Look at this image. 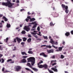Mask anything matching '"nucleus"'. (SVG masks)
Masks as SVG:
<instances>
[{
    "instance_id": "nucleus-48",
    "label": "nucleus",
    "mask_w": 73,
    "mask_h": 73,
    "mask_svg": "<svg viewBox=\"0 0 73 73\" xmlns=\"http://www.w3.org/2000/svg\"><path fill=\"white\" fill-rule=\"evenodd\" d=\"M51 53H53V50L52 49L50 50Z\"/></svg>"
},
{
    "instance_id": "nucleus-40",
    "label": "nucleus",
    "mask_w": 73,
    "mask_h": 73,
    "mask_svg": "<svg viewBox=\"0 0 73 73\" xmlns=\"http://www.w3.org/2000/svg\"><path fill=\"white\" fill-rule=\"evenodd\" d=\"M31 31H35V30H36V28H34V29L32 28V29H31Z\"/></svg>"
},
{
    "instance_id": "nucleus-60",
    "label": "nucleus",
    "mask_w": 73,
    "mask_h": 73,
    "mask_svg": "<svg viewBox=\"0 0 73 73\" xmlns=\"http://www.w3.org/2000/svg\"><path fill=\"white\" fill-rule=\"evenodd\" d=\"M54 61H56V60H55V61L52 60L51 61V63H53V62H54Z\"/></svg>"
},
{
    "instance_id": "nucleus-13",
    "label": "nucleus",
    "mask_w": 73,
    "mask_h": 73,
    "mask_svg": "<svg viewBox=\"0 0 73 73\" xmlns=\"http://www.w3.org/2000/svg\"><path fill=\"white\" fill-rule=\"evenodd\" d=\"M27 65L28 66H29V67H30V68H31L32 69V66H31V64L29 63H27Z\"/></svg>"
},
{
    "instance_id": "nucleus-12",
    "label": "nucleus",
    "mask_w": 73,
    "mask_h": 73,
    "mask_svg": "<svg viewBox=\"0 0 73 73\" xmlns=\"http://www.w3.org/2000/svg\"><path fill=\"white\" fill-rule=\"evenodd\" d=\"M40 56H42L43 57H46V55L45 54V53L44 52H42L40 54Z\"/></svg>"
},
{
    "instance_id": "nucleus-29",
    "label": "nucleus",
    "mask_w": 73,
    "mask_h": 73,
    "mask_svg": "<svg viewBox=\"0 0 73 73\" xmlns=\"http://www.w3.org/2000/svg\"><path fill=\"white\" fill-rule=\"evenodd\" d=\"M50 24L51 26H54V24H53V22H51L50 23Z\"/></svg>"
},
{
    "instance_id": "nucleus-14",
    "label": "nucleus",
    "mask_w": 73,
    "mask_h": 73,
    "mask_svg": "<svg viewBox=\"0 0 73 73\" xmlns=\"http://www.w3.org/2000/svg\"><path fill=\"white\" fill-rule=\"evenodd\" d=\"M37 23H36V22L34 21L33 22H32L31 23H29V24H33V25H36Z\"/></svg>"
},
{
    "instance_id": "nucleus-44",
    "label": "nucleus",
    "mask_w": 73,
    "mask_h": 73,
    "mask_svg": "<svg viewBox=\"0 0 73 73\" xmlns=\"http://www.w3.org/2000/svg\"><path fill=\"white\" fill-rule=\"evenodd\" d=\"M9 39V38H6V42H7V41H8V40Z\"/></svg>"
},
{
    "instance_id": "nucleus-30",
    "label": "nucleus",
    "mask_w": 73,
    "mask_h": 73,
    "mask_svg": "<svg viewBox=\"0 0 73 73\" xmlns=\"http://www.w3.org/2000/svg\"><path fill=\"white\" fill-rule=\"evenodd\" d=\"M22 34H25V31H23L21 32Z\"/></svg>"
},
{
    "instance_id": "nucleus-57",
    "label": "nucleus",
    "mask_w": 73,
    "mask_h": 73,
    "mask_svg": "<svg viewBox=\"0 0 73 73\" xmlns=\"http://www.w3.org/2000/svg\"><path fill=\"white\" fill-rule=\"evenodd\" d=\"M40 34H41V32H39V34H38V35H39V36H41V35H40Z\"/></svg>"
},
{
    "instance_id": "nucleus-24",
    "label": "nucleus",
    "mask_w": 73,
    "mask_h": 73,
    "mask_svg": "<svg viewBox=\"0 0 73 73\" xmlns=\"http://www.w3.org/2000/svg\"><path fill=\"white\" fill-rule=\"evenodd\" d=\"M23 41H25L27 40V38L25 37H24L23 38Z\"/></svg>"
},
{
    "instance_id": "nucleus-55",
    "label": "nucleus",
    "mask_w": 73,
    "mask_h": 73,
    "mask_svg": "<svg viewBox=\"0 0 73 73\" xmlns=\"http://www.w3.org/2000/svg\"><path fill=\"white\" fill-rule=\"evenodd\" d=\"M32 36L30 35H28V37H31Z\"/></svg>"
},
{
    "instance_id": "nucleus-11",
    "label": "nucleus",
    "mask_w": 73,
    "mask_h": 73,
    "mask_svg": "<svg viewBox=\"0 0 73 73\" xmlns=\"http://www.w3.org/2000/svg\"><path fill=\"white\" fill-rule=\"evenodd\" d=\"M52 70H54V72H58V70H57V69L56 68H51Z\"/></svg>"
},
{
    "instance_id": "nucleus-20",
    "label": "nucleus",
    "mask_w": 73,
    "mask_h": 73,
    "mask_svg": "<svg viewBox=\"0 0 73 73\" xmlns=\"http://www.w3.org/2000/svg\"><path fill=\"white\" fill-rule=\"evenodd\" d=\"M65 35L66 36H69L70 33L69 32H67L65 34Z\"/></svg>"
},
{
    "instance_id": "nucleus-36",
    "label": "nucleus",
    "mask_w": 73,
    "mask_h": 73,
    "mask_svg": "<svg viewBox=\"0 0 73 73\" xmlns=\"http://www.w3.org/2000/svg\"><path fill=\"white\" fill-rule=\"evenodd\" d=\"M25 42H21V45H24L25 44Z\"/></svg>"
},
{
    "instance_id": "nucleus-62",
    "label": "nucleus",
    "mask_w": 73,
    "mask_h": 73,
    "mask_svg": "<svg viewBox=\"0 0 73 73\" xmlns=\"http://www.w3.org/2000/svg\"><path fill=\"white\" fill-rule=\"evenodd\" d=\"M52 58H55V56H53L52 57Z\"/></svg>"
},
{
    "instance_id": "nucleus-51",
    "label": "nucleus",
    "mask_w": 73,
    "mask_h": 73,
    "mask_svg": "<svg viewBox=\"0 0 73 73\" xmlns=\"http://www.w3.org/2000/svg\"><path fill=\"white\" fill-rule=\"evenodd\" d=\"M56 63H55L53 64L52 65V66H54V65H56Z\"/></svg>"
},
{
    "instance_id": "nucleus-4",
    "label": "nucleus",
    "mask_w": 73,
    "mask_h": 73,
    "mask_svg": "<svg viewBox=\"0 0 73 73\" xmlns=\"http://www.w3.org/2000/svg\"><path fill=\"white\" fill-rule=\"evenodd\" d=\"M50 43H51L52 44H55L56 45H58V42H57V41H56L55 42H54L53 41V40L52 39H51Z\"/></svg>"
},
{
    "instance_id": "nucleus-39",
    "label": "nucleus",
    "mask_w": 73,
    "mask_h": 73,
    "mask_svg": "<svg viewBox=\"0 0 73 73\" xmlns=\"http://www.w3.org/2000/svg\"><path fill=\"white\" fill-rule=\"evenodd\" d=\"M47 52L48 53H51L50 52V50H47Z\"/></svg>"
},
{
    "instance_id": "nucleus-45",
    "label": "nucleus",
    "mask_w": 73,
    "mask_h": 73,
    "mask_svg": "<svg viewBox=\"0 0 73 73\" xmlns=\"http://www.w3.org/2000/svg\"><path fill=\"white\" fill-rule=\"evenodd\" d=\"M27 18L29 19H31V17L30 16H27Z\"/></svg>"
},
{
    "instance_id": "nucleus-63",
    "label": "nucleus",
    "mask_w": 73,
    "mask_h": 73,
    "mask_svg": "<svg viewBox=\"0 0 73 73\" xmlns=\"http://www.w3.org/2000/svg\"><path fill=\"white\" fill-rule=\"evenodd\" d=\"M19 28H20V27H18L16 28V29H19Z\"/></svg>"
},
{
    "instance_id": "nucleus-37",
    "label": "nucleus",
    "mask_w": 73,
    "mask_h": 73,
    "mask_svg": "<svg viewBox=\"0 0 73 73\" xmlns=\"http://www.w3.org/2000/svg\"><path fill=\"white\" fill-rule=\"evenodd\" d=\"M3 26L2 25V23H0V28H2Z\"/></svg>"
},
{
    "instance_id": "nucleus-33",
    "label": "nucleus",
    "mask_w": 73,
    "mask_h": 73,
    "mask_svg": "<svg viewBox=\"0 0 73 73\" xmlns=\"http://www.w3.org/2000/svg\"><path fill=\"white\" fill-rule=\"evenodd\" d=\"M25 69L26 70H27V71H31V70L29 69L28 68H26Z\"/></svg>"
},
{
    "instance_id": "nucleus-49",
    "label": "nucleus",
    "mask_w": 73,
    "mask_h": 73,
    "mask_svg": "<svg viewBox=\"0 0 73 73\" xmlns=\"http://www.w3.org/2000/svg\"><path fill=\"white\" fill-rule=\"evenodd\" d=\"M5 72H7V73H8V72H9V71H8V70H6L5 71Z\"/></svg>"
},
{
    "instance_id": "nucleus-50",
    "label": "nucleus",
    "mask_w": 73,
    "mask_h": 73,
    "mask_svg": "<svg viewBox=\"0 0 73 73\" xmlns=\"http://www.w3.org/2000/svg\"><path fill=\"white\" fill-rule=\"evenodd\" d=\"M33 36H34V37H35V38H38V37L37 35H33Z\"/></svg>"
},
{
    "instance_id": "nucleus-5",
    "label": "nucleus",
    "mask_w": 73,
    "mask_h": 73,
    "mask_svg": "<svg viewBox=\"0 0 73 73\" xmlns=\"http://www.w3.org/2000/svg\"><path fill=\"white\" fill-rule=\"evenodd\" d=\"M21 69V67L20 66H17L15 68L17 72H19Z\"/></svg>"
},
{
    "instance_id": "nucleus-1",
    "label": "nucleus",
    "mask_w": 73,
    "mask_h": 73,
    "mask_svg": "<svg viewBox=\"0 0 73 73\" xmlns=\"http://www.w3.org/2000/svg\"><path fill=\"white\" fill-rule=\"evenodd\" d=\"M9 0H7V2H2V5L4 6H6V7L8 6L9 8H11L13 6L12 4L11 3L10 1H9Z\"/></svg>"
},
{
    "instance_id": "nucleus-22",
    "label": "nucleus",
    "mask_w": 73,
    "mask_h": 73,
    "mask_svg": "<svg viewBox=\"0 0 73 73\" xmlns=\"http://www.w3.org/2000/svg\"><path fill=\"white\" fill-rule=\"evenodd\" d=\"M21 54L23 55H24V54H25V55H27V54L25 52H21Z\"/></svg>"
},
{
    "instance_id": "nucleus-26",
    "label": "nucleus",
    "mask_w": 73,
    "mask_h": 73,
    "mask_svg": "<svg viewBox=\"0 0 73 73\" xmlns=\"http://www.w3.org/2000/svg\"><path fill=\"white\" fill-rule=\"evenodd\" d=\"M7 27L8 28L11 27V25L10 24H7Z\"/></svg>"
},
{
    "instance_id": "nucleus-23",
    "label": "nucleus",
    "mask_w": 73,
    "mask_h": 73,
    "mask_svg": "<svg viewBox=\"0 0 73 73\" xmlns=\"http://www.w3.org/2000/svg\"><path fill=\"white\" fill-rule=\"evenodd\" d=\"M28 53L29 54H33V52L32 51H28Z\"/></svg>"
},
{
    "instance_id": "nucleus-18",
    "label": "nucleus",
    "mask_w": 73,
    "mask_h": 73,
    "mask_svg": "<svg viewBox=\"0 0 73 73\" xmlns=\"http://www.w3.org/2000/svg\"><path fill=\"white\" fill-rule=\"evenodd\" d=\"M37 26V24H36V25H34L32 27L33 29L35 28Z\"/></svg>"
},
{
    "instance_id": "nucleus-16",
    "label": "nucleus",
    "mask_w": 73,
    "mask_h": 73,
    "mask_svg": "<svg viewBox=\"0 0 73 73\" xmlns=\"http://www.w3.org/2000/svg\"><path fill=\"white\" fill-rule=\"evenodd\" d=\"M35 18H32V19L31 18V19L30 20V21L31 22H32V21H35Z\"/></svg>"
},
{
    "instance_id": "nucleus-41",
    "label": "nucleus",
    "mask_w": 73,
    "mask_h": 73,
    "mask_svg": "<svg viewBox=\"0 0 73 73\" xmlns=\"http://www.w3.org/2000/svg\"><path fill=\"white\" fill-rule=\"evenodd\" d=\"M37 30L38 31H40V27H38L37 28Z\"/></svg>"
},
{
    "instance_id": "nucleus-58",
    "label": "nucleus",
    "mask_w": 73,
    "mask_h": 73,
    "mask_svg": "<svg viewBox=\"0 0 73 73\" xmlns=\"http://www.w3.org/2000/svg\"><path fill=\"white\" fill-rule=\"evenodd\" d=\"M3 55L2 54H0V58H1L2 56H3Z\"/></svg>"
},
{
    "instance_id": "nucleus-34",
    "label": "nucleus",
    "mask_w": 73,
    "mask_h": 73,
    "mask_svg": "<svg viewBox=\"0 0 73 73\" xmlns=\"http://www.w3.org/2000/svg\"><path fill=\"white\" fill-rule=\"evenodd\" d=\"M52 47H53V48H55V49H57L58 48V47H55V46L54 45H52Z\"/></svg>"
},
{
    "instance_id": "nucleus-19",
    "label": "nucleus",
    "mask_w": 73,
    "mask_h": 73,
    "mask_svg": "<svg viewBox=\"0 0 73 73\" xmlns=\"http://www.w3.org/2000/svg\"><path fill=\"white\" fill-rule=\"evenodd\" d=\"M31 62V65L32 66H33V65H34V64H35V61H34L33 62Z\"/></svg>"
},
{
    "instance_id": "nucleus-38",
    "label": "nucleus",
    "mask_w": 73,
    "mask_h": 73,
    "mask_svg": "<svg viewBox=\"0 0 73 73\" xmlns=\"http://www.w3.org/2000/svg\"><path fill=\"white\" fill-rule=\"evenodd\" d=\"M12 61V59H8L7 60V62H9V61Z\"/></svg>"
},
{
    "instance_id": "nucleus-46",
    "label": "nucleus",
    "mask_w": 73,
    "mask_h": 73,
    "mask_svg": "<svg viewBox=\"0 0 73 73\" xmlns=\"http://www.w3.org/2000/svg\"><path fill=\"white\" fill-rule=\"evenodd\" d=\"M25 20L26 21H27V22H28V21H29V19L26 18L25 19Z\"/></svg>"
},
{
    "instance_id": "nucleus-17",
    "label": "nucleus",
    "mask_w": 73,
    "mask_h": 73,
    "mask_svg": "<svg viewBox=\"0 0 73 73\" xmlns=\"http://www.w3.org/2000/svg\"><path fill=\"white\" fill-rule=\"evenodd\" d=\"M3 19L5 20V21H8V19H7L5 16L3 17Z\"/></svg>"
},
{
    "instance_id": "nucleus-3",
    "label": "nucleus",
    "mask_w": 73,
    "mask_h": 73,
    "mask_svg": "<svg viewBox=\"0 0 73 73\" xmlns=\"http://www.w3.org/2000/svg\"><path fill=\"white\" fill-rule=\"evenodd\" d=\"M24 29L27 32H28L30 31V28L28 26H25L24 27Z\"/></svg>"
},
{
    "instance_id": "nucleus-6",
    "label": "nucleus",
    "mask_w": 73,
    "mask_h": 73,
    "mask_svg": "<svg viewBox=\"0 0 73 73\" xmlns=\"http://www.w3.org/2000/svg\"><path fill=\"white\" fill-rule=\"evenodd\" d=\"M38 67L39 68H46V64H44L43 65H42L41 64L39 66H38Z\"/></svg>"
},
{
    "instance_id": "nucleus-27",
    "label": "nucleus",
    "mask_w": 73,
    "mask_h": 73,
    "mask_svg": "<svg viewBox=\"0 0 73 73\" xmlns=\"http://www.w3.org/2000/svg\"><path fill=\"white\" fill-rule=\"evenodd\" d=\"M48 70L49 72L50 73H53V71L49 69L48 68L47 69Z\"/></svg>"
},
{
    "instance_id": "nucleus-21",
    "label": "nucleus",
    "mask_w": 73,
    "mask_h": 73,
    "mask_svg": "<svg viewBox=\"0 0 73 73\" xmlns=\"http://www.w3.org/2000/svg\"><path fill=\"white\" fill-rule=\"evenodd\" d=\"M32 40V39L31 38H29V39H27V41L28 42H30Z\"/></svg>"
},
{
    "instance_id": "nucleus-43",
    "label": "nucleus",
    "mask_w": 73,
    "mask_h": 73,
    "mask_svg": "<svg viewBox=\"0 0 73 73\" xmlns=\"http://www.w3.org/2000/svg\"><path fill=\"white\" fill-rule=\"evenodd\" d=\"M4 70H5V68H4V67H3V68L2 69V72H4Z\"/></svg>"
},
{
    "instance_id": "nucleus-47",
    "label": "nucleus",
    "mask_w": 73,
    "mask_h": 73,
    "mask_svg": "<svg viewBox=\"0 0 73 73\" xmlns=\"http://www.w3.org/2000/svg\"><path fill=\"white\" fill-rule=\"evenodd\" d=\"M14 42H17V41H16V38L14 39Z\"/></svg>"
},
{
    "instance_id": "nucleus-7",
    "label": "nucleus",
    "mask_w": 73,
    "mask_h": 73,
    "mask_svg": "<svg viewBox=\"0 0 73 73\" xmlns=\"http://www.w3.org/2000/svg\"><path fill=\"white\" fill-rule=\"evenodd\" d=\"M27 62V61L25 59H23L19 61V63H25Z\"/></svg>"
},
{
    "instance_id": "nucleus-8",
    "label": "nucleus",
    "mask_w": 73,
    "mask_h": 73,
    "mask_svg": "<svg viewBox=\"0 0 73 73\" xmlns=\"http://www.w3.org/2000/svg\"><path fill=\"white\" fill-rule=\"evenodd\" d=\"M16 39L18 43H20V42H21L22 41V39L19 38L18 37H16Z\"/></svg>"
},
{
    "instance_id": "nucleus-35",
    "label": "nucleus",
    "mask_w": 73,
    "mask_h": 73,
    "mask_svg": "<svg viewBox=\"0 0 73 73\" xmlns=\"http://www.w3.org/2000/svg\"><path fill=\"white\" fill-rule=\"evenodd\" d=\"M23 58H27V57H28L27 56H23L22 57Z\"/></svg>"
},
{
    "instance_id": "nucleus-61",
    "label": "nucleus",
    "mask_w": 73,
    "mask_h": 73,
    "mask_svg": "<svg viewBox=\"0 0 73 73\" xmlns=\"http://www.w3.org/2000/svg\"><path fill=\"white\" fill-rule=\"evenodd\" d=\"M16 50V47H14V49H13V50Z\"/></svg>"
},
{
    "instance_id": "nucleus-2",
    "label": "nucleus",
    "mask_w": 73,
    "mask_h": 73,
    "mask_svg": "<svg viewBox=\"0 0 73 73\" xmlns=\"http://www.w3.org/2000/svg\"><path fill=\"white\" fill-rule=\"evenodd\" d=\"M29 62H32L35 61V58L34 57H31L27 59Z\"/></svg>"
},
{
    "instance_id": "nucleus-10",
    "label": "nucleus",
    "mask_w": 73,
    "mask_h": 73,
    "mask_svg": "<svg viewBox=\"0 0 73 73\" xmlns=\"http://www.w3.org/2000/svg\"><path fill=\"white\" fill-rule=\"evenodd\" d=\"M68 9V6H66V8H65V12L66 13H68V12H69V10Z\"/></svg>"
},
{
    "instance_id": "nucleus-52",
    "label": "nucleus",
    "mask_w": 73,
    "mask_h": 73,
    "mask_svg": "<svg viewBox=\"0 0 73 73\" xmlns=\"http://www.w3.org/2000/svg\"><path fill=\"white\" fill-rule=\"evenodd\" d=\"M17 3H20V2L19 1V0H17L16 1Z\"/></svg>"
},
{
    "instance_id": "nucleus-28",
    "label": "nucleus",
    "mask_w": 73,
    "mask_h": 73,
    "mask_svg": "<svg viewBox=\"0 0 73 73\" xmlns=\"http://www.w3.org/2000/svg\"><path fill=\"white\" fill-rule=\"evenodd\" d=\"M1 63H4V59L3 58H1Z\"/></svg>"
},
{
    "instance_id": "nucleus-56",
    "label": "nucleus",
    "mask_w": 73,
    "mask_h": 73,
    "mask_svg": "<svg viewBox=\"0 0 73 73\" xmlns=\"http://www.w3.org/2000/svg\"><path fill=\"white\" fill-rule=\"evenodd\" d=\"M46 46V45H42L41 47H43V46Z\"/></svg>"
},
{
    "instance_id": "nucleus-59",
    "label": "nucleus",
    "mask_w": 73,
    "mask_h": 73,
    "mask_svg": "<svg viewBox=\"0 0 73 73\" xmlns=\"http://www.w3.org/2000/svg\"><path fill=\"white\" fill-rule=\"evenodd\" d=\"M41 64V63H40V62H39V63H38L37 64V65H38V66H39V65H40V64Z\"/></svg>"
},
{
    "instance_id": "nucleus-9",
    "label": "nucleus",
    "mask_w": 73,
    "mask_h": 73,
    "mask_svg": "<svg viewBox=\"0 0 73 73\" xmlns=\"http://www.w3.org/2000/svg\"><path fill=\"white\" fill-rule=\"evenodd\" d=\"M63 48V47H59L58 48V50H56V52H60V51H61L62 49Z\"/></svg>"
},
{
    "instance_id": "nucleus-53",
    "label": "nucleus",
    "mask_w": 73,
    "mask_h": 73,
    "mask_svg": "<svg viewBox=\"0 0 73 73\" xmlns=\"http://www.w3.org/2000/svg\"><path fill=\"white\" fill-rule=\"evenodd\" d=\"M71 33L72 34V35H73V30L71 32Z\"/></svg>"
},
{
    "instance_id": "nucleus-25",
    "label": "nucleus",
    "mask_w": 73,
    "mask_h": 73,
    "mask_svg": "<svg viewBox=\"0 0 73 73\" xmlns=\"http://www.w3.org/2000/svg\"><path fill=\"white\" fill-rule=\"evenodd\" d=\"M66 6H65V5L62 4V8H65V9L66 8Z\"/></svg>"
},
{
    "instance_id": "nucleus-32",
    "label": "nucleus",
    "mask_w": 73,
    "mask_h": 73,
    "mask_svg": "<svg viewBox=\"0 0 73 73\" xmlns=\"http://www.w3.org/2000/svg\"><path fill=\"white\" fill-rule=\"evenodd\" d=\"M64 57V56L62 55H60V58H62V59Z\"/></svg>"
},
{
    "instance_id": "nucleus-15",
    "label": "nucleus",
    "mask_w": 73,
    "mask_h": 73,
    "mask_svg": "<svg viewBox=\"0 0 73 73\" xmlns=\"http://www.w3.org/2000/svg\"><path fill=\"white\" fill-rule=\"evenodd\" d=\"M32 69L35 72H37L38 71V70L36 68L32 67Z\"/></svg>"
},
{
    "instance_id": "nucleus-42",
    "label": "nucleus",
    "mask_w": 73,
    "mask_h": 73,
    "mask_svg": "<svg viewBox=\"0 0 73 73\" xmlns=\"http://www.w3.org/2000/svg\"><path fill=\"white\" fill-rule=\"evenodd\" d=\"M62 44L63 45H65V41L63 40L62 41Z\"/></svg>"
},
{
    "instance_id": "nucleus-31",
    "label": "nucleus",
    "mask_w": 73,
    "mask_h": 73,
    "mask_svg": "<svg viewBox=\"0 0 73 73\" xmlns=\"http://www.w3.org/2000/svg\"><path fill=\"white\" fill-rule=\"evenodd\" d=\"M46 48H51L52 46L50 45L46 46Z\"/></svg>"
},
{
    "instance_id": "nucleus-54",
    "label": "nucleus",
    "mask_w": 73,
    "mask_h": 73,
    "mask_svg": "<svg viewBox=\"0 0 73 73\" xmlns=\"http://www.w3.org/2000/svg\"><path fill=\"white\" fill-rule=\"evenodd\" d=\"M27 14L28 15H31V13H30V12H28L27 13Z\"/></svg>"
},
{
    "instance_id": "nucleus-64",
    "label": "nucleus",
    "mask_w": 73,
    "mask_h": 73,
    "mask_svg": "<svg viewBox=\"0 0 73 73\" xmlns=\"http://www.w3.org/2000/svg\"><path fill=\"white\" fill-rule=\"evenodd\" d=\"M23 26V25H22V24H21V25H20V27H22V26Z\"/></svg>"
}]
</instances>
